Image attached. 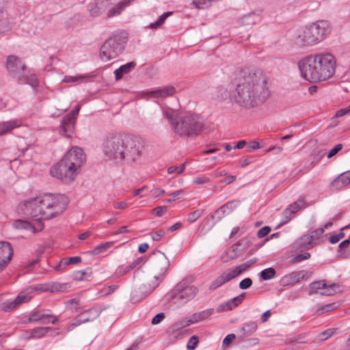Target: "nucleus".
Wrapping results in <instances>:
<instances>
[{
    "mask_svg": "<svg viewBox=\"0 0 350 350\" xmlns=\"http://www.w3.org/2000/svg\"><path fill=\"white\" fill-rule=\"evenodd\" d=\"M165 234V231L162 229L156 231L155 232L152 233L151 237L152 240L154 241H159L161 239V238Z\"/></svg>",
    "mask_w": 350,
    "mask_h": 350,
    "instance_id": "774afa93",
    "label": "nucleus"
},
{
    "mask_svg": "<svg viewBox=\"0 0 350 350\" xmlns=\"http://www.w3.org/2000/svg\"><path fill=\"white\" fill-rule=\"evenodd\" d=\"M6 69L9 75L14 78H17L19 81H25V64L17 56L9 55L6 59Z\"/></svg>",
    "mask_w": 350,
    "mask_h": 350,
    "instance_id": "9b49d317",
    "label": "nucleus"
},
{
    "mask_svg": "<svg viewBox=\"0 0 350 350\" xmlns=\"http://www.w3.org/2000/svg\"><path fill=\"white\" fill-rule=\"evenodd\" d=\"M294 215L295 214L291 211H290L288 207L285 208L282 213V219H281L278 226H281L287 224L293 218Z\"/></svg>",
    "mask_w": 350,
    "mask_h": 350,
    "instance_id": "58836bf2",
    "label": "nucleus"
},
{
    "mask_svg": "<svg viewBox=\"0 0 350 350\" xmlns=\"http://www.w3.org/2000/svg\"><path fill=\"white\" fill-rule=\"evenodd\" d=\"M134 0H122L116 3L117 0H96L95 8L90 10L93 16H96L108 9L109 18L120 14Z\"/></svg>",
    "mask_w": 350,
    "mask_h": 350,
    "instance_id": "0eeeda50",
    "label": "nucleus"
},
{
    "mask_svg": "<svg viewBox=\"0 0 350 350\" xmlns=\"http://www.w3.org/2000/svg\"><path fill=\"white\" fill-rule=\"evenodd\" d=\"M210 181V178L202 176H198L193 178L192 183L195 185H202L207 183Z\"/></svg>",
    "mask_w": 350,
    "mask_h": 350,
    "instance_id": "052dcab7",
    "label": "nucleus"
},
{
    "mask_svg": "<svg viewBox=\"0 0 350 350\" xmlns=\"http://www.w3.org/2000/svg\"><path fill=\"white\" fill-rule=\"evenodd\" d=\"M245 293H242L239 296L235 297L224 303L221 304L217 308V312H221L222 311L231 310L234 308L239 306L243 300Z\"/></svg>",
    "mask_w": 350,
    "mask_h": 350,
    "instance_id": "393cba45",
    "label": "nucleus"
},
{
    "mask_svg": "<svg viewBox=\"0 0 350 350\" xmlns=\"http://www.w3.org/2000/svg\"><path fill=\"white\" fill-rule=\"evenodd\" d=\"M238 79L239 83L230 94V99L239 107L246 109L256 107L269 97V91L260 70L243 68Z\"/></svg>",
    "mask_w": 350,
    "mask_h": 350,
    "instance_id": "f257e3e1",
    "label": "nucleus"
},
{
    "mask_svg": "<svg viewBox=\"0 0 350 350\" xmlns=\"http://www.w3.org/2000/svg\"><path fill=\"white\" fill-rule=\"evenodd\" d=\"M31 297L27 293H20L18 296L15 298L16 302L18 306L23 303H26L31 299Z\"/></svg>",
    "mask_w": 350,
    "mask_h": 350,
    "instance_id": "3c124183",
    "label": "nucleus"
},
{
    "mask_svg": "<svg viewBox=\"0 0 350 350\" xmlns=\"http://www.w3.org/2000/svg\"><path fill=\"white\" fill-rule=\"evenodd\" d=\"M252 284V280L250 278H246L242 280L239 284V287L241 290H245L250 288Z\"/></svg>",
    "mask_w": 350,
    "mask_h": 350,
    "instance_id": "4d7b16f0",
    "label": "nucleus"
},
{
    "mask_svg": "<svg viewBox=\"0 0 350 350\" xmlns=\"http://www.w3.org/2000/svg\"><path fill=\"white\" fill-rule=\"evenodd\" d=\"M335 331L333 329H328L327 330L323 331L319 334V337L321 338V340L323 341L326 340L329 337H331L334 334Z\"/></svg>",
    "mask_w": 350,
    "mask_h": 350,
    "instance_id": "bf43d9fd",
    "label": "nucleus"
},
{
    "mask_svg": "<svg viewBox=\"0 0 350 350\" xmlns=\"http://www.w3.org/2000/svg\"><path fill=\"white\" fill-rule=\"evenodd\" d=\"M62 159L78 171L82 163L85 161V154L82 148L78 146H72L66 153Z\"/></svg>",
    "mask_w": 350,
    "mask_h": 350,
    "instance_id": "ddd939ff",
    "label": "nucleus"
},
{
    "mask_svg": "<svg viewBox=\"0 0 350 350\" xmlns=\"http://www.w3.org/2000/svg\"><path fill=\"white\" fill-rule=\"evenodd\" d=\"M215 94L218 99H226L230 96L227 89L223 86L217 87Z\"/></svg>",
    "mask_w": 350,
    "mask_h": 350,
    "instance_id": "a18cd8bd",
    "label": "nucleus"
},
{
    "mask_svg": "<svg viewBox=\"0 0 350 350\" xmlns=\"http://www.w3.org/2000/svg\"><path fill=\"white\" fill-rule=\"evenodd\" d=\"M311 25L304 27L297 31L294 38L295 43L299 46H311L319 43V40Z\"/></svg>",
    "mask_w": 350,
    "mask_h": 350,
    "instance_id": "f8f14e48",
    "label": "nucleus"
},
{
    "mask_svg": "<svg viewBox=\"0 0 350 350\" xmlns=\"http://www.w3.org/2000/svg\"><path fill=\"white\" fill-rule=\"evenodd\" d=\"M25 77L26 80L25 81H20L21 83H27L33 87H36L38 85V81L35 75H30L29 76L25 75Z\"/></svg>",
    "mask_w": 350,
    "mask_h": 350,
    "instance_id": "13d9d810",
    "label": "nucleus"
},
{
    "mask_svg": "<svg viewBox=\"0 0 350 350\" xmlns=\"http://www.w3.org/2000/svg\"><path fill=\"white\" fill-rule=\"evenodd\" d=\"M350 183V170L340 174L329 185L332 191H338Z\"/></svg>",
    "mask_w": 350,
    "mask_h": 350,
    "instance_id": "5701e85b",
    "label": "nucleus"
},
{
    "mask_svg": "<svg viewBox=\"0 0 350 350\" xmlns=\"http://www.w3.org/2000/svg\"><path fill=\"white\" fill-rule=\"evenodd\" d=\"M172 14V12H167L162 14L158 19L149 25V27L150 29H157L161 25H163L166 20V18Z\"/></svg>",
    "mask_w": 350,
    "mask_h": 350,
    "instance_id": "c9c22d12",
    "label": "nucleus"
},
{
    "mask_svg": "<svg viewBox=\"0 0 350 350\" xmlns=\"http://www.w3.org/2000/svg\"><path fill=\"white\" fill-rule=\"evenodd\" d=\"M23 122L19 119H14L0 122V136L3 135L14 129L19 128Z\"/></svg>",
    "mask_w": 350,
    "mask_h": 350,
    "instance_id": "a878e982",
    "label": "nucleus"
},
{
    "mask_svg": "<svg viewBox=\"0 0 350 350\" xmlns=\"http://www.w3.org/2000/svg\"><path fill=\"white\" fill-rule=\"evenodd\" d=\"M305 278V273L303 271L292 272L283 276L280 280L281 285L284 286H293Z\"/></svg>",
    "mask_w": 350,
    "mask_h": 350,
    "instance_id": "4be33fe9",
    "label": "nucleus"
},
{
    "mask_svg": "<svg viewBox=\"0 0 350 350\" xmlns=\"http://www.w3.org/2000/svg\"><path fill=\"white\" fill-rule=\"evenodd\" d=\"M336 61L330 53L305 57L299 62L301 76L311 82L325 81L335 72Z\"/></svg>",
    "mask_w": 350,
    "mask_h": 350,
    "instance_id": "20e7f679",
    "label": "nucleus"
},
{
    "mask_svg": "<svg viewBox=\"0 0 350 350\" xmlns=\"http://www.w3.org/2000/svg\"><path fill=\"white\" fill-rule=\"evenodd\" d=\"M214 313L213 308L206 309L198 312L193 313L189 317V322L191 324H194L198 323L201 321L207 319L209 317H211Z\"/></svg>",
    "mask_w": 350,
    "mask_h": 350,
    "instance_id": "cd10ccee",
    "label": "nucleus"
},
{
    "mask_svg": "<svg viewBox=\"0 0 350 350\" xmlns=\"http://www.w3.org/2000/svg\"><path fill=\"white\" fill-rule=\"evenodd\" d=\"M66 288V284H54L51 287V292H60L63 291Z\"/></svg>",
    "mask_w": 350,
    "mask_h": 350,
    "instance_id": "680f3d73",
    "label": "nucleus"
},
{
    "mask_svg": "<svg viewBox=\"0 0 350 350\" xmlns=\"http://www.w3.org/2000/svg\"><path fill=\"white\" fill-rule=\"evenodd\" d=\"M257 323L256 322L250 321L244 324V325L239 329L241 338L249 336L254 333L257 329Z\"/></svg>",
    "mask_w": 350,
    "mask_h": 350,
    "instance_id": "7c9ffc66",
    "label": "nucleus"
},
{
    "mask_svg": "<svg viewBox=\"0 0 350 350\" xmlns=\"http://www.w3.org/2000/svg\"><path fill=\"white\" fill-rule=\"evenodd\" d=\"M12 226L14 228L18 230H25L29 231L32 233H36L38 230H42L43 229V224L42 222L38 221V228L37 229L32 224L27 220L23 219H16L14 221Z\"/></svg>",
    "mask_w": 350,
    "mask_h": 350,
    "instance_id": "b1692460",
    "label": "nucleus"
},
{
    "mask_svg": "<svg viewBox=\"0 0 350 350\" xmlns=\"http://www.w3.org/2000/svg\"><path fill=\"white\" fill-rule=\"evenodd\" d=\"M42 321V323L51 322L55 324L57 322L58 318L50 314H46L42 310L32 311L30 314L28 322H38Z\"/></svg>",
    "mask_w": 350,
    "mask_h": 350,
    "instance_id": "412c9836",
    "label": "nucleus"
},
{
    "mask_svg": "<svg viewBox=\"0 0 350 350\" xmlns=\"http://www.w3.org/2000/svg\"><path fill=\"white\" fill-rule=\"evenodd\" d=\"M199 342L198 337L196 336H192L187 345V347L189 350H194Z\"/></svg>",
    "mask_w": 350,
    "mask_h": 350,
    "instance_id": "5fc2aeb1",
    "label": "nucleus"
},
{
    "mask_svg": "<svg viewBox=\"0 0 350 350\" xmlns=\"http://www.w3.org/2000/svg\"><path fill=\"white\" fill-rule=\"evenodd\" d=\"M68 204V198L63 194L47 193L25 201L21 209L27 217L50 219L62 213Z\"/></svg>",
    "mask_w": 350,
    "mask_h": 350,
    "instance_id": "7ed1b4c3",
    "label": "nucleus"
},
{
    "mask_svg": "<svg viewBox=\"0 0 350 350\" xmlns=\"http://www.w3.org/2000/svg\"><path fill=\"white\" fill-rule=\"evenodd\" d=\"M165 318V314L163 312H160L155 315L152 319V324L156 325L161 323Z\"/></svg>",
    "mask_w": 350,
    "mask_h": 350,
    "instance_id": "0e129e2a",
    "label": "nucleus"
},
{
    "mask_svg": "<svg viewBox=\"0 0 350 350\" xmlns=\"http://www.w3.org/2000/svg\"><path fill=\"white\" fill-rule=\"evenodd\" d=\"M203 211L202 209L196 210L188 215L187 221L189 223H193L196 221L202 214Z\"/></svg>",
    "mask_w": 350,
    "mask_h": 350,
    "instance_id": "09e8293b",
    "label": "nucleus"
},
{
    "mask_svg": "<svg viewBox=\"0 0 350 350\" xmlns=\"http://www.w3.org/2000/svg\"><path fill=\"white\" fill-rule=\"evenodd\" d=\"M163 114L165 118L170 122L172 129H173V124H176L178 118L179 117H176L175 111L170 109H166L163 110Z\"/></svg>",
    "mask_w": 350,
    "mask_h": 350,
    "instance_id": "f704fd0d",
    "label": "nucleus"
},
{
    "mask_svg": "<svg viewBox=\"0 0 350 350\" xmlns=\"http://www.w3.org/2000/svg\"><path fill=\"white\" fill-rule=\"evenodd\" d=\"M310 25L313 31L316 32L315 35L319 42L323 40L332 31L331 24L327 21H318Z\"/></svg>",
    "mask_w": 350,
    "mask_h": 350,
    "instance_id": "dca6fc26",
    "label": "nucleus"
},
{
    "mask_svg": "<svg viewBox=\"0 0 350 350\" xmlns=\"http://www.w3.org/2000/svg\"><path fill=\"white\" fill-rule=\"evenodd\" d=\"M93 77V75L90 74L80 75L79 76H65L63 82L66 83H74V82H86Z\"/></svg>",
    "mask_w": 350,
    "mask_h": 350,
    "instance_id": "2f4dec72",
    "label": "nucleus"
},
{
    "mask_svg": "<svg viewBox=\"0 0 350 350\" xmlns=\"http://www.w3.org/2000/svg\"><path fill=\"white\" fill-rule=\"evenodd\" d=\"M100 311L97 308H92L81 312L74 319L73 322L68 325L67 331L70 332L82 323L94 321L100 315Z\"/></svg>",
    "mask_w": 350,
    "mask_h": 350,
    "instance_id": "2eb2a0df",
    "label": "nucleus"
},
{
    "mask_svg": "<svg viewBox=\"0 0 350 350\" xmlns=\"http://www.w3.org/2000/svg\"><path fill=\"white\" fill-rule=\"evenodd\" d=\"M13 256V249L8 241H0V272L8 265Z\"/></svg>",
    "mask_w": 350,
    "mask_h": 350,
    "instance_id": "f3484780",
    "label": "nucleus"
},
{
    "mask_svg": "<svg viewBox=\"0 0 350 350\" xmlns=\"http://www.w3.org/2000/svg\"><path fill=\"white\" fill-rule=\"evenodd\" d=\"M51 329V328L49 327H39L32 329L30 331L29 338H39L43 337L46 336Z\"/></svg>",
    "mask_w": 350,
    "mask_h": 350,
    "instance_id": "473e14b6",
    "label": "nucleus"
},
{
    "mask_svg": "<svg viewBox=\"0 0 350 350\" xmlns=\"http://www.w3.org/2000/svg\"><path fill=\"white\" fill-rule=\"evenodd\" d=\"M184 194V191L183 189L177 190L174 192L171 193L169 196L170 198L165 200L167 203H171L174 202L175 200L180 198V196Z\"/></svg>",
    "mask_w": 350,
    "mask_h": 350,
    "instance_id": "603ef678",
    "label": "nucleus"
},
{
    "mask_svg": "<svg viewBox=\"0 0 350 350\" xmlns=\"http://www.w3.org/2000/svg\"><path fill=\"white\" fill-rule=\"evenodd\" d=\"M198 293V288L186 282L178 283L172 291L169 301L178 308L192 299Z\"/></svg>",
    "mask_w": 350,
    "mask_h": 350,
    "instance_id": "6e6552de",
    "label": "nucleus"
},
{
    "mask_svg": "<svg viewBox=\"0 0 350 350\" xmlns=\"http://www.w3.org/2000/svg\"><path fill=\"white\" fill-rule=\"evenodd\" d=\"M345 237V234L343 232H340L338 234L332 235L329 237V242L332 244H334L338 243L341 239Z\"/></svg>",
    "mask_w": 350,
    "mask_h": 350,
    "instance_id": "e2e57ef3",
    "label": "nucleus"
},
{
    "mask_svg": "<svg viewBox=\"0 0 350 350\" xmlns=\"http://www.w3.org/2000/svg\"><path fill=\"white\" fill-rule=\"evenodd\" d=\"M240 204L239 200H232L228 202L225 204H224L223 208L227 212V215L231 213L236 208H237Z\"/></svg>",
    "mask_w": 350,
    "mask_h": 350,
    "instance_id": "c03bdc74",
    "label": "nucleus"
},
{
    "mask_svg": "<svg viewBox=\"0 0 350 350\" xmlns=\"http://www.w3.org/2000/svg\"><path fill=\"white\" fill-rule=\"evenodd\" d=\"M305 204V200L304 198L298 199L295 202L292 203L288 206V208L295 214L299 210H300Z\"/></svg>",
    "mask_w": 350,
    "mask_h": 350,
    "instance_id": "a19ab883",
    "label": "nucleus"
},
{
    "mask_svg": "<svg viewBox=\"0 0 350 350\" xmlns=\"http://www.w3.org/2000/svg\"><path fill=\"white\" fill-rule=\"evenodd\" d=\"M113 245V242H105L102 243L97 245L92 252L91 254L93 255H98L105 252Z\"/></svg>",
    "mask_w": 350,
    "mask_h": 350,
    "instance_id": "4c0bfd02",
    "label": "nucleus"
},
{
    "mask_svg": "<svg viewBox=\"0 0 350 350\" xmlns=\"http://www.w3.org/2000/svg\"><path fill=\"white\" fill-rule=\"evenodd\" d=\"M251 265L252 262H246L245 263L241 264L240 265L236 267L226 270L225 272L219 275L211 283V284L209 286V289L211 291L215 290L217 288L221 286V285L232 280V279L239 276L244 271H245Z\"/></svg>",
    "mask_w": 350,
    "mask_h": 350,
    "instance_id": "9d476101",
    "label": "nucleus"
},
{
    "mask_svg": "<svg viewBox=\"0 0 350 350\" xmlns=\"http://www.w3.org/2000/svg\"><path fill=\"white\" fill-rule=\"evenodd\" d=\"M202 128L201 118L196 114H189L179 117L172 129L180 137H191L199 135Z\"/></svg>",
    "mask_w": 350,
    "mask_h": 350,
    "instance_id": "39448f33",
    "label": "nucleus"
},
{
    "mask_svg": "<svg viewBox=\"0 0 350 350\" xmlns=\"http://www.w3.org/2000/svg\"><path fill=\"white\" fill-rule=\"evenodd\" d=\"M271 231V228L269 227V226H265L262 228H260L258 231V237L259 238H263L265 237V236H267L269 232Z\"/></svg>",
    "mask_w": 350,
    "mask_h": 350,
    "instance_id": "69168bd1",
    "label": "nucleus"
},
{
    "mask_svg": "<svg viewBox=\"0 0 350 350\" xmlns=\"http://www.w3.org/2000/svg\"><path fill=\"white\" fill-rule=\"evenodd\" d=\"M158 282L151 284H143L137 288L135 289L131 293V298L135 301H140L148 295L158 286Z\"/></svg>",
    "mask_w": 350,
    "mask_h": 350,
    "instance_id": "a211bd4d",
    "label": "nucleus"
},
{
    "mask_svg": "<svg viewBox=\"0 0 350 350\" xmlns=\"http://www.w3.org/2000/svg\"><path fill=\"white\" fill-rule=\"evenodd\" d=\"M323 232H324V228H317V229L312 231L308 234L310 235V237H312V240L314 242V243L315 245H317L319 243V239L321 238V236L323 234Z\"/></svg>",
    "mask_w": 350,
    "mask_h": 350,
    "instance_id": "49530a36",
    "label": "nucleus"
},
{
    "mask_svg": "<svg viewBox=\"0 0 350 350\" xmlns=\"http://www.w3.org/2000/svg\"><path fill=\"white\" fill-rule=\"evenodd\" d=\"M144 146L142 141L137 137L130 135L115 134L106 137L102 150L109 160L116 163L126 160L135 161L142 154Z\"/></svg>",
    "mask_w": 350,
    "mask_h": 350,
    "instance_id": "f03ea898",
    "label": "nucleus"
},
{
    "mask_svg": "<svg viewBox=\"0 0 350 350\" xmlns=\"http://www.w3.org/2000/svg\"><path fill=\"white\" fill-rule=\"evenodd\" d=\"M312 237H310L308 234L303 235L294 243L295 247L301 250H306L312 248L315 245L312 240Z\"/></svg>",
    "mask_w": 350,
    "mask_h": 350,
    "instance_id": "bb28decb",
    "label": "nucleus"
},
{
    "mask_svg": "<svg viewBox=\"0 0 350 350\" xmlns=\"http://www.w3.org/2000/svg\"><path fill=\"white\" fill-rule=\"evenodd\" d=\"M275 270L273 268H267L260 272V277L263 280H269L275 275Z\"/></svg>",
    "mask_w": 350,
    "mask_h": 350,
    "instance_id": "79ce46f5",
    "label": "nucleus"
},
{
    "mask_svg": "<svg viewBox=\"0 0 350 350\" xmlns=\"http://www.w3.org/2000/svg\"><path fill=\"white\" fill-rule=\"evenodd\" d=\"M80 106L77 105L70 113L66 115L62 120L59 133L66 136L70 137L74 133V126L75 120L79 114Z\"/></svg>",
    "mask_w": 350,
    "mask_h": 350,
    "instance_id": "4468645a",
    "label": "nucleus"
},
{
    "mask_svg": "<svg viewBox=\"0 0 350 350\" xmlns=\"http://www.w3.org/2000/svg\"><path fill=\"white\" fill-rule=\"evenodd\" d=\"M175 92V88L174 86L169 85L154 90L144 92L143 95L144 96H148V98H165L172 96Z\"/></svg>",
    "mask_w": 350,
    "mask_h": 350,
    "instance_id": "aec40b11",
    "label": "nucleus"
},
{
    "mask_svg": "<svg viewBox=\"0 0 350 350\" xmlns=\"http://www.w3.org/2000/svg\"><path fill=\"white\" fill-rule=\"evenodd\" d=\"M310 257V254L308 252H305L301 254L296 256L294 258L295 262H301L303 260H307Z\"/></svg>",
    "mask_w": 350,
    "mask_h": 350,
    "instance_id": "338daca9",
    "label": "nucleus"
},
{
    "mask_svg": "<svg viewBox=\"0 0 350 350\" xmlns=\"http://www.w3.org/2000/svg\"><path fill=\"white\" fill-rule=\"evenodd\" d=\"M136 66V63L134 62H128L121 66H120V71H122L124 74L130 72Z\"/></svg>",
    "mask_w": 350,
    "mask_h": 350,
    "instance_id": "864d4df0",
    "label": "nucleus"
},
{
    "mask_svg": "<svg viewBox=\"0 0 350 350\" xmlns=\"http://www.w3.org/2000/svg\"><path fill=\"white\" fill-rule=\"evenodd\" d=\"M185 169V164L183 163L180 166L173 165L170 166L167 168V173L171 174L173 173H176V174H181Z\"/></svg>",
    "mask_w": 350,
    "mask_h": 350,
    "instance_id": "8fccbe9b",
    "label": "nucleus"
},
{
    "mask_svg": "<svg viewBox=\"0 0 350 350\" xmlns=\"http://www.w3.org/2000/svg\"><path fill=\"white\" fill-rule=\"evenodd\" d=\"M17 306L18 304L16 302V300L14 299L13 301H8L7 302H5L3 305L2 309L4 312H10Z\"/></svg>",
    "mask_w": 350,
    "mask_h": 350,
    "instance_id": "6e6d98bb",
    "label": "nucleus"
},
{
    "mask_svg": "<svg viewBox=\"0 0 350 350\" xmlns=\"http://www.w3.org/2000/svg\"><path fill=\"white\" fill-rule=\"evenodd\" d=\"M126 38V33H122L107 40L100 48L102 60L108 62L121 54L125 48Z\"/></svg>",
    "mask_w": 350,
    "mask_h": 350,
    "instance_id": "423d86ee",
    "label": "nucleus"
},
{
    "mask_svg": "<svg viewBox=\"0 0 350 350\" xmlns=\"http://www.w3.org/2000/svg\"><path fill=\"white\" fill-rule=\"evenodd\" d=\"M50 174L62 182L69 183L75 180L77 171L62 159L51 168Z\"/></svg>",
    "mask_w": 350,
    "mask_h": 350,
    "instance_id": "1a4fd4ad",
    "label": "nucleus"
},
{
    "mask_svg": "<svg viewBox=\"0 0 350 350\" xmlns=\"http://www.w3.org/2000/svg\"><path fill=\"white\" fill-rule=\"evenodd\" d=\"M81 257L79 256H72L69 258H64L61 260L59 267H66L68 265H75L81 261Z\"/></svg>",
    "mask_w": 350,
    "mask_h": 350,
    "instance_id": "37998d69",
    "label": "nucleus"
},
{
    "mask_svg": "<svg viewBox=\"0 0 350 350\" xmlns=\"http://www.w3.org/2000/svg\"><path fill=\"white\" fill-rule=\"evenodd\" d=\"M217 0H193V5L198 9H205L211 5V4Z\"/></svg>",
    "mask_w": 350,
    "mask_h": 350,
    "instance_id": "ea45409f",
    "label": "nucleus"
},
{
    "mask_svg": "<svg viewBox=\"0 0 350 350\" xmlns=\"http://www.w3.org/2000/svg\"><path fill=\"white\" fill-rule=\"evenodd\" d=\"M189 321V318L181 319L169 327L167 329V332L171 335L175 334L182 330L183 328L191 325Z\"/></svg>",
    "mask_w": 350,
    "mask_h": 350,
    "instance_id": "c85d7f7f",
    "label": "nucleus"
},
{
    "mask_svg": "<svg viewBox=\"0 0 350 350\" xmlns=\"http://www.w3.org/2000/svg\"><path fill=\"white\" fill-rule=\"evenodd\" d=\"M259 19L258 15L252 12L247 15H245L242 18V23L243 25H251L256 23Z\"/></svg>",
    "mask_w": 350,
    "mask_h": 350,
    "instance_id": "e433bc0d",
    "label": "nucleus"
},
{
    "mask_svg": "<svg viewBox=\"0 0 350 350\" xmlns=\"http://www.w3.org/2000/svg\"><path fill=\"white\" fill-rule=\"evenodd\" d=\"M226 215H227L226 211L223 208V206H220L217 210H216L212 215L213 219H215L216 221H220Z\"/></svg>",
    "mask_w": 350,
    "mask_h": 350,
    "instance_id": "de8ad7c7",
    "label": "nucleus"
},
{
    "mask_svg": "<svg viewBox=\"0 0 350 350\" xmlns=\"http://www.w3.org/2000/svg\"><path fill=\"white\" fill-rule=\"evenodd\" d=\"M142 262V259L140 258H137L136 260H133L132 262H131L129 265H126V267L120 266L118 267L117 271L115 273V275L117 278H120L124 275H126L127 273L130 272L131 270H133L135 267H137L139 263Z\"/></svg>",
    "mask_w": 350,
    "mask_h": 350,
    "instance_id": "c756f323",
    "label": "nucleus"
},
{
    "mask_svg": "<svg viewBox=\"0 0 350 350\" xmlns=\"http://www.w3.org/2000/svg\"><path fill=\"white\" fill-rule=\"evenodd\" d=\"M336 303H331L325 305H321L317 307V310L314 312L316 315H321L323 313L328 312L334 310L336 308Z\"/></svg>",
    "mask_w": 350,
    "mask_h": 350,
    "instance_id": "72a5a7b5",
    "label": "nucleus"
},
{
    "mask_svg": "<svg viewBox=\"0 0 350 350\" xmlns=\"http://www.w3.org/2000/svg\"><path fill=\"white\" fill-rule=\"evenodd\" d=\"M310 286L313 290H323L321 294L326 296L334 295L339 288V286L336 284L333 283L327 284L325 280L312 282Z\"/></svg>",
    "mask_w": 350,
    "mask_h": 350,
    "instance_id": "6ab92c4d",
    "label": "nucleus"
}]
</instances>
